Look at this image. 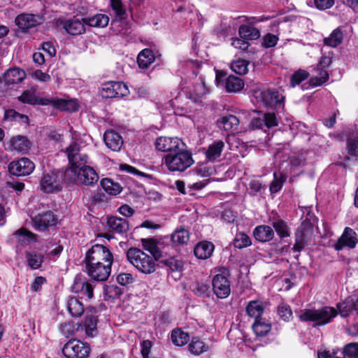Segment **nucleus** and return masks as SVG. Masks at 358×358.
<instances>
[{"label": "nucleus", "instance_id": "e2e57ef3", "mask_svg": "<svg viewBox=\"0 0 358 358\" xmlns=\"http://www.w3.org/2000/svg\"><path fill=\"white\" fill-rule=\"evenodd\" d=\"M278 315L282 320L287 322L292 317V310L289 305L281 303L278 307Z\"/></svg>", "mask_w": 358, "mask_h": 358}, {"label": "nucleus", "instance_id": "69168bd1", "mask_svg": "<svg viewBox=\"0 0 358 358\" xmlns=\"http://www.w3.org/2000/svg\"><path fill=\"white\" fill-rule=\"evenodd\" d=\"M279 38L277 36L268 33L263 37L262 45L264 48H270L275 47L278 41Z\"/></svg>", "mask_w": 358, "mask_h": 358}, {"label": "nucleus", "instance_id": "f257e3e1", "mask_svg": "<svg viewBox=\"0 0 358 358\" xmlns=\"http://www.w3.org/2000/svg\"><path fill=\"white\" fill-rule=\"evenodd\" d=\"M127 261L139 272L151 274L155 272L157 264L154 257L136 247H131L126 251Z\"/></svg>", "mask_w": 358, "mask_h": 358}, {"label": "nucleus", "instance_id": "423d86ee", "mask_svg": "<svg viewBox=\"0 0 358 358\" xmlns=\"http://www.w3.org/2000/svg\"><path fill=\"white\" fill-rule=\"evenodd\" d=\"M216 86L224 89L228 93H238L244 87L243 79L234 75H228L222 70H217L215 72Z\"/></svg>", "mask_w": 358, "mask_h": 358}, {"label": "nucleus", "instance_id": "774afa93", "mask_svg": "<svg viewBox=\"0 0 358 358\" xmlns=\"http://www.w3.org/2000/svg\"><path fill=\"white\" fill-rule=\"evenodd\" d=\"M332 63V58L329 56L323 55L320 57L316 67L317 71L322 73L327 72V69Z\"/></svg>", "mask_w": 358, "mask_h": 358}, {"label": "nucleus", "instance_id": "603ef678", "mask_svg": "<svg viewBox=\"0 0 358 358\" xmlns=\"http://www.w3.org/2000/svg\"><path fill=\"white\" fill-rule=\"evenodd\" d=\"M34 224H57V216L51 210L39 213L36 217Z\"/></svg>", "mask_w": 358, "mask_h": 358}, {"label": "nucleus", "instance_id": "4be33fe9", "mask_svg": "<svg viewBox=\"0 0 358 358\" xmlns=\"http://www.w3.org/2000/svg\"><path fill=\"white\" fill-rule=\"evenodd\" d=\"M214 244L208 241H199L194 248V255L199 259H207L213 255Z\"/></svg>", "mask_w": 358, "mask_h": 358}, {"label": "nucleus", "instance_id": "79ce46f5", "mask_svg": "<svg viewBox=\"0 0 358 358\" xmlns=\"http://www.w3.org/2000/svg\"><path fill=\"white\" fill-rule=\"evenodd\" d=\"M124 293V290L115 285H106L103 287V295L106 300L118 299Z\"/></svg>", "mask_w": 358, "mask_h": 358}, {"label": "nucleus", "instance_id": "c756f323", "mask_svg": "<svg viewBox=\"0 0 358 358\" xmlns=\"http://www.w3.org/2000/svg\"><path fill=\"white\" fill-rule=\"evenodd\" d=\"M224 147V143L222 140L214 141L206 150V157L209 162H215L221 156V153Z\"/></svg>", "mask_w": 358, "mask_h": 358}, {"label": "nucleus", "instance_id": "a18cd8bd", "mask_svg": "<svg viewBox=\"0 0 358 358\" xmlns=\"http://www.w3.org/2000/svg\"><path fill=\"white\" fill-rule=\"evenodd\" d=\"M301 224H316L318 221L312 206H305L301 208Z\"/></svg>", "mask_w": 358, "mask_h": 358}, {"label": "nucleus", "instance_id": "6e6552de", "mask_svg": "<svg viewBox=\"0 0 358 358\" xmlns=\"http://www.w3.org/2000/svg\"><path fill=\"white\" fill-rule=\"evenodd\" d=\"M44 21L45 17L43 14L22 13L15 17L14 22L17 27V31L26 34L31 29L43 24Z\"/></svg>", "mask_w": 358, "mask_h": 358}, {"label": "nucleus", "instance_id": "4468645a", "mask_svg": "<svg viewBox=\"0 0 358 358\" xmlns=\"http://www.w3.org/2000/svg\"><path fill=\"white\" fill-rule=\"evenodd\" d=\"M182 146L185 147V144L177 137L159 136L155 141V149L166 155L175 152Z\"/></svg>", "mask_w": 358, "mask_h": 358}, {"label": "nucleus", "instance_id": "473e14b6", "mask_svg": "<svg viewBox=\"0 0 358 358\" xmlns=\"http://www.w3.org/2000/svg\"><path fill=\"white\" fill-rule=\"evenodd\" d=\"M66 307L70 315L73 317H80L85 311L83 303L76 297H69Z\"/></svg>", "mask_w": 358, "mask_h": 358}, {"label": "nucleus", "instance_id": "9b49d317", "mask_svg": "<svg viewBox=\"0 0 358 358\" xmlns=\"http://www.w3.org/2000/svg\"><path fill=\"white\" fill-rule=\"evenodd\" d=\"M83 264L85 271L92 281L105 282L111 273L112 266L96 262H83Z\"/></svg>", "mask_w": 358, "mask_h": 358}, {"label": "nucleus", "instance_id": "dca6fc26", "mask_svg": "<svg viewBox=\"0 0 358 358\" xmlns=\"http://www.w3.org/2000/svg\"><path fill=\"white\" fill-rule=\"evenodd\" d=\"M357 243L358 236L357 233L352 229L346 227L341 236L334 244V248L336 251H341L344 248L354 249L356 248Z\"/></svg>", "mask_w": 358, "mask_h": 358}, {"label": "nucleus", "instance_id": "ea45409f", "mask_svg": "<svg viewBox=\"0 0 358 358\" xmlns=\"http://www.w3.org/2000/svg\"><path fill=\"white\" fill-rule=\"evenodd\" d=\"M338 315L340 314L341 317L343 318L348 317L350 314L354 311L352 306V298L348 297L344 301H342L336 303V308Z\"/></svg>", "mask_w": 358, "mask_h": 358}, {"label": "nucleus", "instance_id": "de8ad7c7", "mask_svg": "<svg viewBox=\"0 0 358 358\" xmlns=\"http://www.w3.org/2000/svg\"><path fill=\"white\" fill-rule=\"evenodd\" d=\"M189 351L194 355L200 354L208 350V346L200 339V338L194 336L192 338L188 345Z\"/></svg>", "mask_w": 358, "mask_h": 358}, {"label": "nucleus", "instance_id": "13d9d810", "mask_svg": "<svg viewBox=\"0 0 358 358\" xmlns=\"http://www.w3.org/2000/svg\"><path fill=\"white\" fill-rule=\"evenodd\" d=\"M252 244L250 238L243 232L237 233L234 239V245L238 249H243Z\"/></svg>", "mask_w": 358, "mask_h": 358}, {"label": "nucleus", "instance_id": "6e6d98bb", "mask_svg": "<svg viewBox=\"0 0 358 358\" xmlns=\"http://www.w3.org/2000/svg\"><path fill=\"white\" fill-rule=\"evenodd\" d=\"M120 170L121 171H124V172H126V173L131 174V175L143 177V178H148L149 180L154 179V177L152 175L142 172V171H139L138 169H137L136 167H134L131 165L127 164H120Z\"/></svg>", "mask_w": 358, "mask_h": 358}, {"label": "nucleus", "instance_id": "8fccbe9b", "mask_svg": "<svg viewBox=\"0 0 358 358\" xmlns=\"http://www.w3.org/2000/svg\"><path fill=\"white\" fill-rule=\"evenodd\" d=\"M160 262L169 267L171 271H180L183 268V262L173 256L168 258H161Z\"/></svg>", "mask_w": 358, "mask_h": 358}, {"label": "nucleus", "instance_id": "aec40b11", "mask_svg": "<svg viewBox=\"0 0 358 358\" xmlns=\"http://www.w3.org/2000/svg\"><path fill=\"white\" fill-rule=\"evenodd\" d=\"M103 141L107 148L114 152L120 151L124 144L122 136L113 129L105 131Z\"/></svg>", "mask_w": 358, "mask_h": 358}, {"label": "nucleus", "instance_id": "393cba45", "mask_svg": "<svg viewBox=\"0 0 358 358\" xmlns=\"http://www.w3.org/2000/svg\"><path fill=\"white\" fill-rule=\"evenodd\" d=\"M156 55L150 48L142 50L137 56V64L139 69L147 70L155 61Z\"/></svg>", "mask_w": 358, "mask_h": 358}, {"label": "nucleus", "instance_id": "1a4fd4ad", "mask_svg": "<svg viewBox=\"0 0 358 358\" xmlns=\"http://www.w3.org/2000/svg\"><path fill=\"white\" fill-rule=\"evenodd\" d=\"M253 96L258 102L272 108L284 104L285 97L275 89L255 90Z\"/></svg>", "mask_w": 358, "mask_h": 358}, {"label": "nucleus", "instance_id": "3c124183", "mask_svg": "<svg viewBox=\"0 0 358 358\" xmlns=\"http://www.w3.org/2000/svg\"><path fill=\"white\" fill-rule=\"evenodd\" d=\"M266 189V185L264 184L261 180L253 179L251 180L248 184V194L252 196H257L258 194H262Z\"/></svg>", "mask_w": 358, "mask_h": 358}, {"label": "nucleus", "instance_id": "338daca9", "mask_svg": "<svg viewBox=\"0 0 358 358\" xmlns=\"http://www.w3.org/2000/svg\"><path fill=\"white\" fill-rule=\"evenodd\" d=\"M36 97V95L34 92L27 90H24L20 96H18V100L23 103L34 106Z\"/></svg>", "mask_w": 358, "mask_h": 358}, {"label": "nucleus", "instance_id": "f8f14e48", "mask_svg": "<svg viewBox=\"0 0 358 358\" xmlns=\"http://www.w3.org/2000/svg\"><path fill=\"white\" fill-rule=\"evenodd\" d=\"M100 94L104 99L123 98L129 94V90L123 82L108 81L102 85Z\"/></svg>", "mask_w": 358, "mask_h": 358}, {"label": "nucleus", "instance_id": "c03bdc74", "mask_svg": "<svg viewBox=\"0 0 358 358\" xmlns=\"http://www.w3.org/2000/svg\"><path fill=\"white\" fill-rule=\"evenodd\" d=\"M189 240V231L183 227L175 230L171 236V241L173 244L184 245L186 244Z\"/></svg>", "mask_w": 358, "mask_h": 358}, {"label": "nucleus", "instance_id": "f3484780", "mask_svg": "<svg viewBox=\"0 0 358 358\" xmlns=\"http://www.w3.org/2000/svg\"><path fill=\"white\" fill-rule=\"evenodd\" d=\"M62 29L69 35L78 36L86 31L85 22H83V17L81 20L73 17V18L64 20L60 24Z\"/></svg>", "mask_w": 358, "mask_h": 358}, {"label": "nucleus", "instance_id": "5701e85b", "mask_svg": "<svg viewBox=\"0 0 358 358\" xmlns=\"http://www.w3.org/2000/svg\"><path fill=\"white\" fill-rule=\"evenodd\" d=\"M252 234L257 241L266 243L273 238L274 231L269 225H257L254 229Z\"/></svg>", "mask_w": 358, "mask_h": 358}, {"label": "nucleus", "instance_id": "58836bf2", "mask_svg": "<svg viewBox=\"0 0 358 358\" xmlns=\"http://www.w3.org/2000/svg\"><path fill=\"white\" fill-rule=\"evenodd\" d=\"M25 258L29 266L33 270L40 268L44 261V255L36 252H26Z\"/></svg>", "mask_w": 358, "mask_h": 358}, {"label": "nucleus", "instance_id": "a878e982", "mask_svg": "<svg viewBox=\"0 0 358 358\" xmlns=\"http://www.w3.org/2000/svg\"><path fill=\"white\" fill-rule=\"evenodd\" d=\"M264 310V302L258 299L250 301L245 307L247 315L250 317L254 318L255 320L262 318Z\"/></svg>", "mask_w": 358, "mask_h": 358}, {"label": "nucleus", "instance_id": "9d476101", "mask_svg": "<svg viewBox=\"0 0 358 358\" xmlns=\"http://www.w3.org/2000/svg\"><path fill=\"white\" fill-rule=\"evenodd\" d=\"M91 351L87 343L78 339H70L62 349V352L66 358H87Z\"/></svg>", "mask_w": 358, "mask_h": 358}, {"label": "nucleus", "instance_id": "f704fd0d", "mask_svg": "<svg viewBox=\"0 0 358 358\" xmlns=\"http://www.w3.org/2000/svg\"><path fill=\"white\" fill-rule=\"evenodd\" d=\"M252 330L257 336H265L271 330V324L265 318L255 320L252 324Z\"/></svg>", "mask_w": 358, "mask_h": 358}, {"label": "nucleus", "instance_id": "49530a36", "mask_svg": "<svg viewBox=\"0 0 358 358\" xmlns=\"http://www.w3.org/2000/svg\"><path fill=\"white\" fill-rule=\"evenodd\" d=\"M89 157L86 154L79 153L76 155L69 156V162L71 167L74 168L77 171L80 169L87 166Z\"/></svg>", "mask_w": 358, "mask_h": 358}, {"label": "nucleus", "instance_id": "72a5a7b5", "mask_svg": "<svg viewBox=\"0 0 358 358\" xmlns=\"http://www.w3.org/2000/svg\"><path fill=\"white\" fill-rule=\"evenodd\" d=\"M238 34L241 38L248 41L257 40L260 37V31L257 28L247 24L239 27Z\"/></svg>", "mask_w": 358, "mask_h": 358}, {"label": "nucleus", "instance_id": "052dcab7", "mask_svg": "<svg viewBox=\"0 0 358 358\" xmlns=\"http://www.w3.org/2000/svg\"><path fill=\"white\" fill-rule=\"evenodd\" d=\"M334 0H308V5L319 10H326L334 6Z\"/></svg>", "mask_w": 358, "mask_h": 358}, {"label": "nucleus", "instance_id": "39448f33", "mask_svg": "<svg viewBox=\"0 0 358 358\" xmlns=\"http://www.w3.org/2000/svg\"><path fill=\"white\" fill-rule=\"evenodd\" d=\"M231 275L229 268L220 267L218 273L212 280L213 292L219 299H226L231 293V283L229 280Z\"/></svg>", "mask_w": 358, "mask_h": 358}, {"label": "nucleus", "instance_id": "c9c22d12", "mask_svg": "<svg viewBox=\"0 0 358 358\" xmlns=\"http://www.w3.org/2000/svg\"><path fill=\"white\" fill-rule=\"evenodd\" d=\"M343 40V33L340 27H337L328 37L323 39V43L326 46L336 48L341 45Z\"/></svg>", "mask_w": 358, "mask_h": 358}, {"label": "nucleus", "instance_id": "20e7f679", "mask_svg": "<svg viewBox=\"0 0 358 358\" xmlns=\"http://www.w3.org/2000/svg\"><path fill=\"white\" fill-rule=\"evenodd\" d=\"M38 189L45 194H55L62 192L61 171L54 169L43 172L39 178Z\"/></svg>", "mask_w": 358, "mask_h": 358}, {"label": "nucleus", "instance_id": "412c9836", "mask_svg": "<svg viewBox=\"0 0 358 358\" xmlns=\"http://www.w3.org/2000/svg\"><path fill=\"white\" fill-rule=\"evenodd\" d=\"M8 148L10 151H16L19 153H27L31 148V142L23 136H16L11 138L7 143Z\"/></svg>", "mask_w": 358, "mask_h": 358}, {"label": "nucleus", "instance_id": "b1692460", "mask_svg": "<svg viewBox=\"0 0 358 358\" xmlns=\"http://www.w3.org/2000/svg\"><path fill=\"white\" fill-rule=\"evenodd\" d=\"M217 127L226 131H234L237 130L239 124V119L234 115L222 116L217 120Z\"/></svg>", "mask_w": 358, "mask_h": 358}, {"label": "nucleus", "instance_id": "cd10ccee", "mask_svg": "<svg viewBox=\"0 0 358 358\" xmlns=\"http://www.w3.org/2000/svg\"><path fill=\"white\" fill-rule=\"evenodd\" d=\"M110 6L115 13V19L113 20L112 24L117 22H124L127 19L126 6L122 0H110Z\"/></svg>", "mask_w": 358, "mask_h": 358}, {"label": "nucleus", "instance_id": "0eeeda50", "mask_svg": "<svg viewBox=\"0 0 358 358\" xmlns=\"http://www.w3.org/2000/svg\"><path fill=\"white\" fill-rule=\"evenodd\" d=\"M113 254L109 248L102 244L93 245L85 253L83 262H96L112 266Z\"/></svg>", "mask_w": 358, "mask_h": 358}, {"label": "nucleus", "instance_id": "7ed1b4c3", "mask_svg": "<svg viewBox=\"0 0 358 358\" xmlns=\"http://www.w3.org/2000/svg\"><path fill=\"white\" fill-rule=\"evenodd\" d=\"M338 315L335 308L324 306L319 309L305 308L301 310L299 319L304 322H314V327H320L331 322L332 319Z\"/></svg>", "mask_w": 358, "mask_h": 358}, {"label": "nucleus", "instance_id": "2eb2a0df", "mask_svg": "<svg viewBox=\"0 0 358 358\" xmlns=\"http://www.w3.org/2000/svg\"><path fill=\"white\" fill-rule=\"evenodd\" d=\"M141 243L143 248L149 252L150 256L158 261L167 254V252L164 250L165 248H167V250H173V245H167L166 247H163L162 243L154 238H142Z\"/></svg>", "mask_w": 358, "mask_h": 358}, {"label": "nucleus", "instance_id": "7c9ffc66", "mask_svg": "<svg viewBox=\"0 0 358 358\" xmlns=\"http://www.w3.org/2000/svg\"><path fill=\"white\" fill-rule=\"evenodd\" d=\"M97 317L93 315H87L80 324L81 329H84L87 336L93 337L97 332Z\"/></svg>", "mask_w": 358, "mask_h": 358}, {"label": "nucleus", "instance_id": "f03ea898", "mask_svg": "<svg viewBox=\"0 0 358 358\" xmlns=\"http://www.w3.org/2000/svg\"><path fill=\"white\" fill-rule=\"evenodd\" d=\"M162 161L167 169L173 173L184 172L194 163L192 152L182 146L173 153L165 155Z\"/></svg>", "mask_w": 358, "mask_h": 358}, {"label": "nucleus", "instance_id": "a19ab883", "mask_svg": "<svg viewBox=\"0 0 358 358\" xmlns=\"http://www.w3.org/2000/svg\"><path fill=\"white\" fill-rule=\"evenodd\" d=\"M171 338L175 345L183 346L189 341V336L187 333L177 328L171 331Z\"/></svg>", "mask_w": 358, "mask_h": 358}, {"label": "nucleus", "instance_id": "864d4df0", "mask_svg": "<svg viewBox=\"0 0 358 358\" xmlns=\"http://www.w3.org/2000/svg\"><path fill=\"white\" fill-rule=\"evenodd\" d=\"M249 62L238 59L231 62L230 68L236 74L245 75L248 72Z\"/></svg>", "mask_w": 358, "mask_h": 358}, {"label": "nucleus", "instance_id": "e433bc0d", "mask_svg": "<svg viewBox=\"0 0 358 358\" xmlns=\"http://www.w3.org/2000/svg\"><path fill=\"white\" fill-rule=\"evenodd\" d=\"M3 119L10 122L24 124L27 126L29 124V117L27 115L18 113L14 109L5 110Z\"/></svg>", "mask_w": 358, "mask_h": 358}, {"label": "nucleus", "instance_id": "ddd939ff", "mask_svg": "<svg viewBox=\"0 0 358 358\" xmlns=\"http://www.w3.org/2000/svg\"><path fill=\"white\" fill-rule=\"evenodd\" d=\"M8 172L15 176H26L30 175L35 169L34 163L27 157H22L13 160L8 164Z\"/></svg>", "mask_w": 358, "mask_h": 358}, {"label": "nucleus", "instance_id": "09e8293b", "mask_svg": "<svg viewBox=\"0 0 358 358\" xmlns=\"http://www.w3.org/2000/svg\"><path fill=\"white\" fill-rule=\"evenodd\" d=\"M61 175L62 185L64 187V183H66L68 186H72L77 180L78 171L71 166L64 171H61Z\"/></svg>", "mask_w": 358, "mask_h": 358}, {"label": "nucleus", "instance_id": "c85d7f7f", "mask_svg": "<svg viewBox=\"0 0 358 358\" xmlns=\"http://www.w3.org/2000/svg\"><path fill=\"white\" fill-rule=\"evenodd\" d=\"M85 24L92 27L103 28L109 22V17L105 14L98 13L92 17H83Z\"/></svg>", "mask_w": 358, "mask_h": 358}, {"label": "nucleus", "instance_id": "680f3d73", "mask_svg": "<svg viewBox=\"0 0 358 358\" xmlns=\"http://www.w3.org/2000/svg\"><path fill=\"white\" fill-rule=\"evenodd\" d=\"M317 72L320 76L319 77L318 76L311 77L308 81L309 85L312 87H316L318 86H321L323 84H324L325 83H327L329 79V74L328 72H324V73H322L320 71H317Z\"/></svg>", "mask_w": 358, "mask_h": 358}, {"label": "nucleus", "instance_id": "a211bd4d", "mask_svg": "<svg viewBox=\"0 0 358 358\" xmlns=\"http://www.w3.org/2000/svg\"><path fill=\"white\" fill-rule=\"evenodd\" d=\"M26 73L18 67L10 68L3 74L4 86L10 88V86L22 83L26 78Z\"/></svg>", "mask_w": 358, "mask_h": 358}, {"label": "nucleus", "instance_id": "0e129e2a", "mask_svg": "<svg viewBox=\"0 0 358 358\" xmlns=\"http://www.w3.org/2000/svg\"><path fill=\"white\" fill-rule=\"evenodd\" d=\"M196 295L200 297H208L210 293V285L204 282H198L194 289Z\"/></svg>", "mask_w": 358, "mask_h": 358}, {"label": "nucleus", "instance_id": "6ab92c4d", "mask_svg": "<svg viewBox=\"0 0 358 358\" xmlns=\"http://www.w3.org/2000/svg\"><path fill=\"white\" fill-rule=\"evenodd\" d=\"M99 175L91 166H84L78 171L77 180L82 185L93 186L98 182Z\"/></svg>", "mask_w": 358, "mask_h": 358}, {"label": "nucleus", "instance_id": "4c0bfd02", "mask_svg": "<svg viewBox=\"0 0 358 358\" xmlns=\"http://www.w3.org/2000/svg\"><path fill=\"white\" fill-rule=\"evenodd\" d=\"M100 183L104 191L110 195L116 196L122 190V187L110 178H103Z\"/></svg>", "mask_w": 358, "mask_h": 358}, {"label": "nucleus", "instance_id": "4d7b16f0", "mask_svg": "<svg viewBox=\"0 0 358 358\" xmlns=\"http://www.w3.org/2000/svg\"><path fill=\"white\" fill-rule=\"evenodd\" d=\"M310 74L303 69H299L296 71L290 77V86L292 87L300 85L303 81L306 80Z\"/></svg>", "mask_w": 358, "mask_h": 358}, {"label": "nucleus", "instance_id": "bf43d9fd", "mask_svg": "<svg viewBox=\"0 0 358 358\" xmlns=\"http://www.w3.org/2000/svg\"><path fill=\"white\" fill-rule=\"evenodd\" d=\"M286 180L285 175L280 173L279 176L276 173H273V180L270 184L269 190L271 194H275L280 191L283 183Z\"/></svg>", "mask_w": 358, "mask_h": 358}, {"label": "nucleus", "instance_id": "37998d69", "mask_svg": "<svg viewBox=\"0 0 358 358\" xmlns=\"http://www.w3.org/2000/svg\"><path fill=\"white\" fill-rule=\"evenodd\" d=\"M345 148L349 155L358 157V132L347 137Z\"/></svg>", "mask_w": 358, "mask_h": 358}, {"label": "nucleus", "instance_id": "2f4dec72", "mask_svg": "<svg viewBox=\"0 0 358 358\" xmlns=\"http://www.w3.org/2000/svg\"><path fill=\"white\" fill-rule=\"evenodd\" d=\"M108 229L103 232H99L97 237L104 238L110 241L115 238L114 233L125 234L129 229V225H107Z\"/></svg>", "mask_w": 358, "mask_h": 358}, {"label": "nucleus", "instance_id": "5fc2aeb1", "mask_svg": "<svg viewBox=\"0 0 358 358\" xmlns=\"http://www.w3.org/2000/svg\"><path fill=\"white\" fill-rule=\"evenodd\" d=\"M342 357L334 358H358V343H350L344 346L341 352Z\"/></svg>", "mask_w": 358, "mask_h": 358}, {"label": "nucleus", "instance_id": "bb28decb", "mask_svg": "<svg viewBox=\"0 0 358 358\" xmlns=\"http://www.w3.org/2000/svg\"><path fill=\"white\" fill-rule=\"evenodd\" d=\"M53 107L60 111L77 112L79 103L76 99H55Z\"/></svg>", "mask_w": 358, "mask_h": 358}]
</instances>
